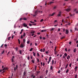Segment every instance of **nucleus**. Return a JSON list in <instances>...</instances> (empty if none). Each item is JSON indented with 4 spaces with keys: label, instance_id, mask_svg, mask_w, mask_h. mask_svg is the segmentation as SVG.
Listing matches in <instances>:
<instances>
[{
    "label": "nucleus",
    "instance_id": "32",
    "mask_svg": "<svg viewBox=\"0 0 78 78\" xmlns=\"http://www.w3.org/2000/svg\"><path fill=\"white\" fill-rule=\"evenodd\" d=\"M48 70H46V75H47V73H48Z\"/></svg>",
    "mask_w": 78,
    "mask_h": 78
},
{
    "label": "nucleus",
    "instance_id": "24",
    "mask_svg": "<svg viewBox=\"0 0 78 78\" xmlns=\"http://www.w3.org/2000/svg\"><path fill=\"white\" fill-rule=\"evenodd\" d=\"M19 53H20V54L21 55V54H22V51L20 50L19 51Z\"/></svg>",
    "mask_w": 78,
    "mask_h": 78
},
{
    "label": "nucleus",
    "instance_id": "22",
    "mask_svg": "<svg viewBox=\"0 0 78 78\" xmlns=\"http://www.w3.org/2000/svg\"><path fill=\"white\" fill-rule=\"evenodd\" d=\"M26 35V34H25V33H24L23 36V37H25V36Z\"/></svg>",
    "mask_w": 78,
    "mask_h": 78
},
{
    "label": "nucleus",
    "instance_id": "48",
    "mask_svg": "<svg viewBox=\"0 0 78 78\" xmlns=\"http://www.w3.org/2000/svg\"><path fill=\"white\" fill-rule=\"evenodd\" d=\"M11 61H12V62H13V61H14V60L12 58V59H11Z\"/></svg>",
    "mask_w": 78,
    "mask_h": 78
},
{
    "label": "nucleus",
    "instance_id": "49",
    "mask_svg": "<svg viewBox=\"0 0 78 78\" xmlns=\"http://www.w3.org/2000/svg\"><path fill=\"white\" fill-rule=\"evenodd\" d=\"M43 20H44L43 19H41V20H40V22H43Z\"/></svg>",
    "mask_w": 78,
    "mask_h": 78
},
{
    "label": "nucleus",
    "instance_id": "15",
    "mask_svg": "<svg viewBox=\"0 0 78 78\" xmlns=\"http://www.w3.org/2000/svg\"><path fill=\"white\" fill-rule=\"evenodd\" d=\"M26 75V72H24L23 73V76H25Z\"/></svg>",
    "mask_w": 78,
    "mask_h": 78
},
{
    "label": "nucleus",
    "instance_id": "42",
    "mask_svg": "<svg viewBox=\"0 0 78 78\" xmlns=\"http://www.w3.org/2000/svg\"><path fill=\"white\" fill-rule=\"evenodd\" d=\"M36 68H37V66H35V71L36 70Z\"/></svg>",
    "mask_w": 78,
    "mask_h": 78
},
{
    "label": "nucleus",
    "instance_id": "34",
    "mask_svg": "<svg viewBox=\"0 0 78 78\" xmlns=\"http://www.w3.org/2000/svg\"><path fill=\"white\" fill-rule=\"evenodd\" d=\"M68 64H67L66 65V67H65V69H67V67L68 66Z\"/></svg>",
    "mask_w": 78,
    "mask_h": 78
},
{
    "label": "nucleus",
    "instance_id": "55",
    "mask_svg": "<svg viewBox=\"0 0 78 78\" xmlns=\"http://www.w3.org/2000/svg\"><path fill=\"white\" fill-rule=\"evenodd\" d=\"M76 9H74V11H76Z\"/></svg>",
    "mask_w": 78,
    "mask_h": 78
},
{
    "label": "nucleus",
    "instance_id": "6",
    "mask_svg": "<svg viewBox=\"0 0 78 78\" xmlns=\"http://www.w3.org/2000/svg\"><path fill=\"white\" fill-rule=\"evenodd\" d=\"M61 12H59L58 14L57 15V16H58L59 17V16H61Z\"/></svg>",
    "mask_w": 78,
    "mask_h": 78
},
{
    "label": "nucleus",
    "instance_id": "4",
    "mask_svg": "<svg viewBox=\"0 0 78 78\" xmlns=\"http://www.w3.org/2000/svg\"><path fill=\"white\" fill-rule=\"evenodd\" d=\"M17 67H18V66L17 65H16V67H14V70L15 71H16V70L17 69Z\"/></svg>",
    "mask_w": 78,
    "mask_h": 78
},
{
    "label": "nucleus",
    "instance_id": "47",
    "mask_svg": "<svg viewBox=\"0 0 78 78\" xmlns=\"http://www.w3.org/2000/svg\"><path fill=\"white\" fill-rule=\"evenodd\" d=\"M40 72H41L40 71H37V74H38V73H40Z\"/></svg>",
    "mask_w": 78,
    "mask_h": 78
},
{
    "label": "nucleus",
    "instance_id": "41",
    "mask_svg": "<svg viewBox=\"0 0 78 78\" xmlns=\"http://www.w3.org/2000/svg\"><path fill=\"white\" fill-rule=\"evenodd\" d=\"M11 38V37H9L8 38V40H10V39Z\"/></svg>",
    "mask_w": 78,
    "mask_h": 78
},
{
    "label": "nucleus",
    "instance_id": "21",
    "mask_svg": "<svg viewBox=\"0 0 78 78\" xmlns=\"http://www.w3.org/2000/svg\"><path fill=\"white\" fill-rule=\"evenodd\" d=\"M23 19L24 20H27V18H23Z\"/></svg>",
    "mask_w": 78,
    "mask_h": 78
},
{
    "label": "nucleus",
    "instance_id": "13",
    "mask_svg": "<svg viewBox=\"0 0 78 78\" xmlns=\"http://www.w3.org/2000/svg\"><path fill=\"white\" fill-rule=\"evenodd\" d=\"M67 59H70V56L69 55L67 56Z\"/></svg>",
    "mask_w": 78,
    "mask_h": 78
},
{
    "label": "nucleus",
    "instance_id": "7",
    "mask_svg": "<svg viewBox=\"0 0 78 78\" xmlns=\"http://www.w3.org/2000/svg\"><path fill=\"white\" fill-rule=\"evenodd\" d=\"M57 8V6H54L53 7V9H56Z\"/></svg>",
    "mask_w": 78,
    "mask_h": 78
},
{
    "label": "nucleus",
    "instance_id": "54",
    "mask_svg": "<svg viewBox=\"0 0 78 78\" xmlns=\"http://www.w3.org/2000/svg\"><path fill=\"white\" fill-rule=\"evenodd\" d=\"M45 65V63L44 62L43 63V66H44Z\"/></svg>",
    "mask_w": 78,
    "mask_h": 78
},
{
    "label": "nucleus",
    "instance_id": "44",
    "mask_svg": "<svg viewBox=\"0 0 78 78\" xmlns=\"http://www.w3.org/2000/svg\"><path fill=\"white\" fill-rule=\"evenodd\" d=\"M30 43V41H27V44H29Z\"/></svg>",
    "mask_w": 78,
    "mask_h": 78
},
{
    "label": "nucleus",
    "instance_id": "28",
    "mask_svg": "<svg viewBox=\"0 0 78 78\" xmlns=\"http://www.w3.org/2000/svg\"><path fill=\"white\" fill-rule=\"evenodd\" d=\"M32 50H33V48H31L30 50V51H32Z\"/></svg>",
    "mask_w": 78,
    "mask_h": 78
},
{
    "label": "nucleus",
    "instance_id": "40",
    "mask_svg": "<svg viewBox=\"0 0 78 78\" xmlns=\"http://www.w3.org/2000/svg\"><path fill=\"white\" fill-rule=\"evenodd\" d=\"M4 47H7V44H5Z\"/></svg>",
    "mask_w": 78,
    "mask_h": 78
},
{
    "label": "nucleus",
    "instance_id": "64",
    "mask_svg": "<svg viewBox=\"0 0 78 78\" xmlns=\"http://www.w3.org/2000/svg\"><path fill=\"white\" fill-rule=\"evenodd\" d=\"M35 78V76L34 75L33 76V78Z\"/></svg>",
    "mask_w": 78,
    "mask_h": 78
},
{
    "label": "nucleus",
    "instance_id": "37",
    "mask_svg": "<svg viewBox=\"0 0 78 78\" xmlns=\"http://www.w3.org/2000/svg\"><path fill=\"white\" fill-rule=\"evenodd\" d=\"M21 39H23V35H22L21 36Z\"/></svg>",
    "mask_w": 78,
    "mask_h": 78
},
{
    "label": "nucleus",
    "instance_id": "33",
    "mask_svg": "<svg viewBox=\"0 0 78 78\" xmlns=\"http://www.w3.org/2000/svg\"><path fill=\"white\" fill-rule=\"evenodd\" d=\"M40 55H39V54L38 53H37V56H38V57H39V56H40Z\"/></svg>",
    "mask_w": 78,
    "mask_h": 78
},
{
    "label": "nucleus",
    "instance_id": "39",
    "mask_svg": "<svg viewBox=\"0 0 78 78\" xmlns=\"http://www.w3.org/2000/svg\"><path fill=\"white\" fill-rule=\"evenodd\" d=\"M71 66H72V63H71L70 64H69V67H71Z\"/></svg>",
    "mask_w": 78,
    "mask_h": 78
},
{
    "label": "nucleus",
    "instance_id": "18",
    "mask_svg": "<svg viewBox=\"0 0 78 78\" xmlns=\"http://www.w3.org/2000/svg\"><path fill=\"white\" fill-rule=\"evenodd\" d=\"M33 55L34 56H35L36 55V53H34V52H33Z\"/></svg>",
    "mask_w": 78,
    "mask_h": 78
},
{
    "label": "nucleus",
    "instance_id": "20",
    "mask_svg": "<svg viewBox=\"0 0 78 78\" xmlns=\"http://www.w3.org/2000/svg\"><path fill=\"white\" fill-rule=\"evenodd\" d=\"M51 57H50L49 58V61H51Z\"/></svg>",
    "mask_w": 78,
    "mask_h": 78
},
{
    "label": "nucleus",
    "instance_id": "26",
    "mask_svg": "<svg viewBox=\"0 0 78 78\" xmlns=\"http://www.w3.org/2000/svg\"><path fill=\"white\" fill-rule=\"evenodd\" d=\"M66 73H68L69 72V69H67L66 71Z\"/></svg>",
    "mask_w": 78,
    "mask_h": 78
},
{
    "label": "nucleus",
    "instance_id": "14",
    "mask_svg": "<svg viewBox=\"0 0 78 78\" xmlns=\"http://www.w3.org/2000/svg\"><path fill=\"white\" fill-rule=\"evenodd\" d=\"M55 12L53 13L51 15H50V16H53L55 15Z\"/></svg>",
    "mask_w": 78,
    "mask_h": 78
},
{
    "label": "nucleus",
    "instance_id": "11",
    "mask_svg": "<svg viewBox=\"0 0 78 78\" xmlns=\"http://www.w3.org/2000/svg\"><path fill=\"white\" fill-rule=\"evenodd\" d=\"M35 33V31L34 30H32L31 31L30 33L31 34H33V33Z\"/></svg>",
    "mask_w": 78,
    "mask_h": 78
},
{
    "label": "nucleus",
    "instance_id": "2",
    "mask_svg": "<svg viewBox=\"0 0 78 78\" xmlns=\"http://www.w3.org/2000/svg\"><path fill=\"white\" fill-rule=\"evenodd\" d=\"M35 12H36V13L37 14H38V13H42V11H39V10H37Z\"/></svg>",
    "mask_w": 78,
    "mask_h": 78
},
{
    "label": "nucleus",
    "instance_id": "17",
    "mask_svg": "<svg viewBox=\"0 0 78 78\" xmlns=\"http://www.w3.org/2000/svg\"><path fill=\"white\" fill-rule=\"evenodd\" d=\"M15 50H16V51H17V50H18V48L16 47V48H15Z\"/></svg>",
    "mask_w": 78,
    "mask_h": 78
},
{
    "label": "nucleus",
    "instance_id": "43",
    "mask_svg": "<svg viewBox=\"0 0 78 78\" xmlns=\"http://www.w3.org/2000/svg\"><path fill=\"white\" fill-rule=\"evenodd\" d=\"M30 23H34V22H32L31 21H30Z\"/></svg>",
    "mask_w": 78,
    "mask_h": 78
},
{
    "label": "nucleus",
    "instance_id": "31",
    "mask_svg": "<svg viewBox=\"0 0 78 78\" xmlns=\"http://www.w3.org/2000/svg\"><path fill=\"white\" fill-rule=\"evenodd\" d=\"M32 63H34V60H32Z\"/></svg>",
    "mask_w": 78,
    "mask_h": 78
},
{
    "label": "nucleus",
    "instance_id": "63",
    "mask_svg": "<svg viewBox=\"0 0 78 78\" xmlns=\"http://www.w3.org/2000/svg\"><path fill=\"white\" fill-rule=\"evenodd\" d=\"M63 67L61 68V70H62V69H63Z\"/></svg>",
    "mask_w": 78,
    "mask_h": 78
},
{
    "label": "nucleus",
    "instance_id": "3",
    "mask_svg": "<svg viewBox=\"0 0 78 78\" xmlns=\"http://www.w3.org/2000/svg\"><path fill=\"white\" fill-rule=\"evenodd\" d=\"M23 26L24 27H27L28 25L26 24L25 23H24L23 24Z\"/></svg>",
    "mask_w": 78,
    "mask_h": 78
},
{
    "label": "nucleus",
    "instance_id": "59",
    "mask_svg": "<svg viewBox=\"0 0 78 78\" xmlns=\"http://www.w3.org/2000/svg\"><path fill=\"white\" fill-rule=\"evenodd\" d=\"M5 70V68H4V69H3L2 71H4Z\"/></svg>",
    "mask_w": 78,
    "mask_h": 78
},
{
    "label": "nucleus",
    "instance_id": "52",
    "mask_svg": "<svg viewBox=\"0 0 78 78\" xmlns=\"http://www.w3.org/2000/svg\"><path fill=\"white\" fill-rule=\"evenodd\" d=\"M45 53H46V54H48V51H46L45 52Z\"/></svg>",
    "mask_w": 78,
    "mask_h": 78
},
{
    "label": "nucleus",
    "instance_id": "16",
    "mask_svg": "<svg viewBox=\"0 0 78 78\" xmlns=\"http://www.w3.org/2000/svg\"><path fill=\"white\" fill-rule=\"evenodd\" d=\"M18 43L19 44H20V40L19 39H18Z\"/></svg>",
    "mask_w": 78,
    "mask_h": 78
},
{
    "label": "nucleus",
    "instance_id": "1",
    "mask_svg": "<svg viewBox=\"0 0 78 78\" xmlns=\"http://www.w3.org/2000/svg\"><path fill=\"white\" fill-rule=\"evenodd\" d=\"M25 44H24L22 43L21 44V45L20 47H21V48H23V47H25Z\"/></svg>",
    "mask_w": 78,
    "mask_h": 78
},
{
    "label": "nucleus",
    "instance_id": "38",
    "mask_svg": "<svg viewBox=\"0 0 78 78\" xmlns=\"http://www.w3.org/2000/svg\"><path fill=\"white\" fill-rule=\"evenodd\" d=\"M75 78H77V74H76L75 76Z\"/></svg>",
    "mask_w": 78,
    "mask_h": 78
},
{
    "label": "nucleus",
    "instance_id": "45",
    "mask_svg": "<svg viewBox=\"0 0 78 78\" xmlns=\"http://www.w3.org/2000/svg\"><path fill=\"white\" fill-rule=\"evenodd\" d=\"M29 25L30 27H31V26H32V24L31 23H29Z\"/></svg>",
    "mask_w": 78,
    "mask_h": 78
},
{
    "label": "nucleus",
    "instance_id": "36",
    "mask_svg": "<svg viewBox=\"0 0 78 78\" xmlns=\"http://www.w3.org/2000/svg\"><path fill=\"white\" fill-rule=\"evenodd\" d=\"M5 53V51L3 50L2 51V54H3V53Z\"/></svg>",
    "mask_w": 78,
    "mask_h": 78
},
{
    "label": "nucleus",
    "instance_id": "50",
    "mask_svg": "<svg viewBox=\"0 0 78 78\" xmlns=\"http://www.w3.org/2000/svg\"><path fill=\"white\" fill-rule=\"evenodd\" d=\"M52 3H53V2H50V4H51Z\"/></svg>",
    "mask_w": 78,
    "mask_h": 78
},
{
    "label": "nucleus",
    "instance_id": "53",
    "mask_svg": "<svg viewBox=\"0 0 78 78\" xmlns=\"http://www.w3.org/2000/svg\"><path fill=\"white\" fill-rule=\"evenodd\" d=\"M27 59L28 60H29V59H30V57L29 56L27 57Z\"/></svg>",
    "mask_w": 78,
    "mask_h": 78
},
{
    "label": "nucleus",
    "instance_id": "46",
    "mask_svg": "<svg viewBox=\"0 0 78 78\" xmlns=\"http://www.w3.org/2000/svg\"><path fill=\"white\" fill-rule=\"evenodd\" d=\"M60 30H61V29H60V28H58V31H60Z\"/></svg>",
    "mask_w": 78,
    "mask_h": 78
},
{
    "label": "nucleus",
    "instance_id": "25",
    "mask_svg": "<svg viewBox=\"0 0 78 78\" xmlns=\"http://www.w3.org/2000/svg\"><path fill=\"white\" fill-rule=\"evenodd\" d=\"M52 65H53V63H54V60L53 59L52 60Z\"/></svg>",
    "mask_w": 78,
    "mask_h": 78
},
{
    "label": "nucleus",
    "instance_id": "27",
    "mask_svg": "<svg viewBox=\"0 0 78 78\" xmlns=\"http://www.w3.org/2000/svg\"><path fill=\"white\" fill-rule=\"evenodd\" d=\"M77 69H78L77 66H76L74 68L75 69H76V70H77Z\"/></svg>",
    "mask_w": 78,
    "mask_h": 78
},
{
    "label": "nucleus",
    "instance_id": "8",
    "mask_svg": "<svg viewBox=\"0 0 78 78\" xmlns=\"http://www.w3.org/2000/svg\"><path fill=\"white\" fill-rule=\"evenodd\" d=\"M23 44H25V39H23Z\"/></svg>",
    "mask_w": 78,
    "mask_h": 78
},
{
    "label": "nucleus",
    "instance_id": "60",
    "mask_svg": "<svg viewBox=\"0 0 78 78\" xmlns=\"http://www.w3.org/2000/svg\"><path fill=\"white\" fill-rule=\"evenodd\" d=\"M45 51V48H43V52H44Z\"/></svg>",
    "mask_w": 78,
    "mask_h": 78
},
{
    "label": "nucleus",
    "instance_id": "9",
    "mask_svg": "<svg viewBox=\"0 0 78 78\" xmlns=\"http://www.w3.org/2000/svg\"><path fill=\"white\" fill-rule=\"evenodd\" d=\"M35 15H33V16H34V17H35V16H37V13H36V12H35Z\"/></svg>",
    "mask_w": 78,
    "mask_h": 78
},
{
    "label": "nucleus",
    "instance_id": "62",
    "mask_svg": "<svg viewBox=\"0 0 78 78\" xmlns=\"http://www.w3.org/2000/svg\"><path fill=\"white\" fill-rule=\"evenodd\" d=\"M65 51H67V48H65Z\"/></svg>",
    "mask_w": 78,
    "mask_h": 78
},
{
    "label": "nucleus",
    "instance_id": "58",
    "mask_svg": "<svg viewBox=\"0 0 78 78\" xmlns=\"http://www.w3.org/2000/svg\"><path fill=\"white\" fill-rule=\"evenodd\" d=\"M56 47H55V48L54 51H56Z\"/></svg>",
    "mask_w": 78,
    "mask_h": 78
},
{
    "label": "nucleus",
    "instance_id": "29",
    "mask_svg": "<svg viewBox=\"0 0 78 78\" xmlns=\"http://www.w3.org/2000/svg\"><path fill=\"white\" fill-rule=\"evenodd\" d=\"M76 52V48H75L73 50V52L75 53Z\"/></svg>",
    "mask_w": 78,
    "mask_h": 78
},
{
    "label": "nucleus",
    "instance_id": "56",
    "mask_svg": "<svg viewBox=\"0 0 78 78\" xmlns=\"http://www.w3.org/2000/svg\"><path fill=\"white\" fill-rule=\"evenodd\" d=\"M37 62H39V58H37Z\"/></svg>",
    "mask_w": 78,
    "mask_h": 78
},
{
    "label": "nucleus",
    "instance_id": "12",
    "mask_svg": "<svg viewBox=\"0 0 78 78\" xmlns=\"http://www.w3.org/2000/svg\"><path fill=\"white\" fill-rule=\"evenodd\" d=\"M46 30H42L41 31V33H43V32H45V31H46Z\"/></svg>",
    "mask_w": 78,
    "mask_h": 78
},
{
    "label": "nucleus",
    "instance_id": "23",
    "mask_svg": "<svg viewBox=\"0 0 78 78\" xmlns=\"http://www.w3.org/2000/svg\"><path fill=\"white\" fill-rule=\"evenodd\" d=\"M64 38H65V36H63L61 38V39H63Z\"/></svg>",
    "mask_w": 78,
    "mask_h": 78
},
{
    "label": "nucleus",
    "instance_id": "61",
    "mask_svg": "<svg viewBox=\"0 0 78 78\" xmlns=\"http://www.w3.org/2000/svg\"><path fill=\"white\" fill-rule=\"evenodd\" d=\"M34 76V75L32 74V75H31V77H33Z\"/></svg>",
    "mask_w": 78,
    "mask_h": 78
},
{
    "label": "nucleus",
    "instance_id": "57",
    "mask_svg": "<svg viewBox=\"0 0 78 78\" xmlns=\"http://www.w3.org/2000/svg\"><path fill=\"white\" fill-rule=\"evenodd\" d=\"M32 25H33L35 26V25H36V23L33 24Z\"/></svg>",
    "mask_w": 78,
    "mask_h": 78
},
{
    "label": "nucleus",
    "instance_id": "51",
    "mask_svg": "<svg viewBox=\"0 0 78 78\" xmlns=\"http://www.w3.org/2000/svg\"><path fill=\"white\" fill-rule=\"evenodd\" d=\"M54 30V28H52L51 29V31H52Z\"/></svg>",
    "mask_w": 78,
    "mask_h": 78
},
{
    "label": "nucleus",
    "instance_id": "5",
    "mask_svg": "<svg viewBox=\"0 0 78 78\" xmlns=\"http://www.w3.org/2000/svg\"><path fill=\"white\" fill-rule=\"evenodd\" d=\"M70 9H66L65 10L66 11H67V12H69L70 11Z\"/></svg>",
    "mask_w": 78,
    "mask_h": 78
},
{
    "label": "nucleus",
    "instance_id": "30",
    "mask_svg": "<svg viewBox=\"0 0 78 78\" xmlns=\"http://www.w3.org/2000/svg\"><path fill=\"white\" fill-rule=\"evenodd\" d=\"M50 69H51V70H52V69H53V67L52 66H51L50 67Z\"/></svg>",
    "mask_w": 78,
    "mask_h": 78
},
{
    "label": "nucleus",
    "instance_id": "19",
    "mask_svg": "<svg viewBox=\"0 0 78 78\" xmlns=\"http://www.w3.org/2000/svg\"><path fill=\"white\" fill-rule=\"evenodd\" d=\"M64 55L65 56H66H66H67V53H65Z\"/></svg>",
    "mask_w": 78,
    "mask_h": 78
},
{
    "label": "nucleus",
    "instance_id": "10",
    "mask_svg": "<svg viewBox=\"0 0 78 78\" xmlns=\"http://www.w3.org/2000/svg\"><path fill=\"white\" fill-rule=\"evenodd\" d=\"M66 34H68V33H69V30H66Z\"/></svg>",
    "mask_w": 78,
    "mask_h": 78
},
{
    "label": "nucleus",
    "instance_id": "35",
    "mask_svg": "<svg viewBox=\"0 0 78 78\" xmlns=\"http://www.w3.org/2000/svg\"><path fill=\"white\" fill-rule=\"evenodd\" d=\"M40 51H41V52H42V51H43V50L42 49H41L40 50Z\"/></svg>",
    "mask_w": 78,
    "mask_h": 78
}]
</instances>
